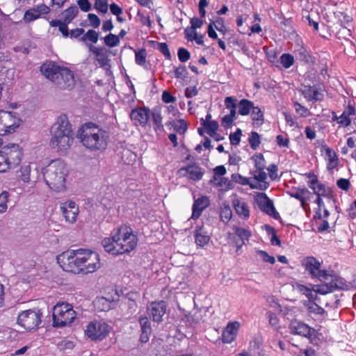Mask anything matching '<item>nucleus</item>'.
<instances>
[{"label": "nucleus", "mask_w": 356, "mask_h": 356, "mask_svg": "<svg viewBox=\"0 0 356 356\" xmlns=\"http://www.w3.org/2000/svg\"><path fill=\"white\" fill-rule=\"evenodd\" d=\"M330 280L334 291L335 289L348 290L349 288L345 280L337 275H330L328 274V280Z\"/></svg>", "instance_id": "obj_33"}, {"label": "nucleus", "mask_w": 356, "mask_h": 356, "mask_svg": "<svg viewBox=\"0 0 356 356\" xmlns=\"http://www.w3.org/2000/svg\"><path fill=\"white\" fill-rule=\"evenodd\" d=\"M206 312L207 311L204 308L195 310L193 314L185 315L181 318V321L186 323V325L194 326L203 319Z\"/></svg>", "instance_id": "obj_27"}, {"label": "nucleus", "mask_w": 356, "mask_h": 356, "mask_svg": "<svg viewBox=\"0 0 356 356\" xmlns=\"http://www.w3.org/2000/svg\"><path fill=\"white\" fill-rule=\"evenodd\" d=\"M81 144L92 152H103L108 146L109 133L93 123L83 124L78 132Z\"/></svg>", "instance_id": "obj_4"}, {"label": "nucleus", "mask_w": 356, "mask_h": 356, "mask_svg": "<svg viewBox=\"0 0 356 356\" xmlns=\"http://www.w3.org/2000/svg\"><path fill=\"white\" fill-rule=\"evenodd\" d=\"M252 120L257 125H261L264 122V115L261 109L258 106H252L250 111Z\"/></svg>", "instance_id": "obj_36"}, {"label": "nucleus", "mask_w": 356, "mask_h": 356, "mask_svg": "<svg viewBox=\"0 0 356 356\" xmlns=\"http://www.w3.org/2000/svg\"><path fill=\"white\" fill-rule=\"evenodd\" d=\"M248 140L252 149H256L260 144L259 135L257 132H252Z\"/></svg>", "instance_id": "obj_55"}, {"label": "nucleus", "mask_w": 356, "mask_h": 356, "mask_svg": "<svg viewBox=\"0 0 356 356\" xmlns=\"http://www.w3.org/2000/svg\"><path fill=\"white\" fill-rule=\"evenodd\" d=\"M77 4L83 12H88L91 9V3L88 0H78Z\"/></svg>", "instance_id": "obj_62"}, {"label": "nucleus", "mask_w": 356, "mask_h": 356, "mask_svg": "<svg viewBox=\"0 0 356 356\" xmlns=\"http://www.w3.org/2000/svg\"><path fill=\"white\" fill-rule=\"evenodd\" d=\"M0 153L10 169L18 166L24 156L23 148L15 143L4 145L1 147Z\"/></svg>", "instance_id": "obj_8"}, {"label": "nucleus", "mask_w": 356, "mask_h": 356, "mask_svg": "<svg viewBox=\"0 0 356 356\" xmlns=\"http://www.w3.org/2000/svg\"><path fill=\"white\" fill-rule=\"evenodd\" d=\"M76 318V312L73 306L65 302H58L53 307L54 327H62L69 326Z\"/></svg>", "instance_id": "obj_6"}, {"label": "nucleus", "mask_w": 356, "mask_h": 356, "mask_svg": "<svg viewBox=\"0 0 356 356\" xmlns=\"http://www.w3.org/2000/svg\"><path fill=\"white\" fill-rule=\"evenodd\" d=\"M112 327L104 321H94L86 327L85 334L92 341H102L108 336Z\"/></svg>", "instance_id": "obj_10"}, {"label": "nucleus", "mask_w": 356, "mask_h": 356, "mask_svg": "<svg viewBox=\"0 0 356 356\" xmlns=\"http://www.w3.org/2000/svg\"><path fill=\"white\" fill-rule=\"evenodd\" d=\"M201 124L203 125L206 130L207 133L211 137H213L216 133V131L218 129V124L216 121H209L203 120V118L201 119Z\"/></svg>", "instance_id": "obj_39"}, {"label": "nucleus", "mask_w": 356, "mask_h": 356, "mask_svg": "<svg viewBox=\"0 0 356 356\" xmlns=\"http://www.w3.org/2000/svg\"><path fill=\"white\" fill-rule=\"evenodd\" d=\"M288 193L291 197L298 200L304 209H306L312 195V193L306 188H297Z\"/></svg>", "instance_id": "obj_22"}, {"label": "nucleus", "mask_w": 356, "mask_h": 356, "mask_svg": "<svg viewBox=\"0 0 356 356\" xmlns=\"http://www.w3.org/2000/svg\"><path fill=\"white\" fill-rule=\"evenodd\" d=\"M185 38L188 41L193 42L198 45L204 46V38L203 34H200L196 31V29L189 26L184 30Z\"/></svg>", "instance_id": "obj_31"}, {"label": "nucleus", "mask_w": 356, "mask_h": 356, "mask_svg": "<svg viewBox=\"0 0 356 356\" xmlns=\"http://www.w3.org/2000/svg\"><path fill=\"white\" fill-rule=\"evenodd\" d=\"M269 324L274 327L275 329L278 327L279 319L275 314L272 312L267 313Z\"/></svg>", "instance_id": "obj_61"}, {"label": "nucleus", "mask_w": 356, "mask_h": 356, "mask_svg": "<svg viewBox=\"0 0 356 356\" xmlns=\"http://www.w3.org/2000/svg\"><path fill=\"white\" fill-rule=\"evenodd\" d=\"M139 323L140 325L141 331L152 332L151 323L146 316H141L139 318Z\"/></svg>", "instance_id": "obj_57"}, {"label": "nucleus", "mask_w": 356, "mask_h": 356, "mask_svg": "<svg viewBox=\"0 0 356 356\" xmlns=\"http://www.w3.org/2000/svg\"><path fill=\"white\" fill-rule=\"evenodd\" d=\"M333 286L331 284V282H326L325 284H322L316 286V293H320L322 295H325L329 293L333 292Z\"/></svg>", "instance_id": "obj_49"}, {"label": "nucleus", "mask_w": 356, "mask_h": 356, "mask_svg": "<svg viewBox=\"0 0 356 356\" xmlns=\"http://www.w3.org/2000/svg\"><path fill=\"white\" fill-rule=\"evenodd\" d=\"M149 315L154 322L162 321L166 313V305L163 301L153 302L147 308Z\"/></svg>", "instance_id": "obj_18"}, {"label": "nucleus", "mask_w": 356, "mask_h": 356, "mask_svg": "<svg viewBox=\"0 0 356 356\" xmlns=\"http://www.w3.org/2000/svg\"><path fill=\"white\" fill-rule=\"evenodd\" d=\"M204 174V170L195 163L179 168L180 176L186 177L188 179L194 181L200 180Z\"/></svg>", "instance_id": "obj_14"}, {"label": "nucleus", "mask_w": 356, "mask_h": 356, "mask_svg": "<svg viewBox=\"0 0 356 356\" xmlns=\"http://www.w3.org/2000/svg\"><path fill=\"white\" fill-rule=\"evenodd\" d=\"M42 173L46 185L51 191L60 193L67 190L69 170L63 161L51 160L42 169Z\"/></svg>", "instance_id": "obj_3"}, {"label": "nucleus", "mask_w": 356, "mask_h": 356, "mask_svg": "<svg viewBox=\"0 0 356 356\" xmlns=\"http://www.w3.org/2000/svg\"><path fill=\"white\" fill-rule=\"evenodd\" d=\"M304 305L307 311L311 314H323L325 312L324 309L314 302V300H308Z\"/></svg>", "instance_id": "obj_40"}, {"label": "nucleus", "mask_w": 356, "mask_h": 356, "mask_svg": "<svg viewBox=\"0 0 356 356\" xmlns=\"http://www.w3.org/2000/svg\"><path fill=\"white\" fill-rule=\"evenodd\" d=\"M242 135L241 130L240 129H237V130L234 133L229 135V140L232 145H236L240 143L241 136Z\"/></svg>", "instance_id": "obj_58"}, {"label": "nucleus", "mask_w": 356, "mask_h": 356, "mask_svg": "<svg viewBox=\"0 0 356 356\" xmlns=\"http://www.w3.org/2000/svg\"><path fill=\"white\" fill-rule=\"evenodd\" d=\"M311 189L314 191V193L317 195V197H329L331 194V191L329 188L325 187V186L321 183L318 181V184H316Z\"/></svg>", "instance_id": "obj_38"}, {"label": "nucleus", "mask_w": 356, "mask_h": 356, "mask_svg": "<svg viewBox=\"0 0 356 356\" xmlns=\"http://www.w3.org/2000/svg\"><path fill=\"white\" fill-rule=\"evenodd\" d=\"M8 193L3 191L0 193V213H5L8 209Z\"/></svg>", "instance_id": "obj_52"}, {"label": "nucleus", "mask_w": 356, "mask_h": 356, "mask_svg": "<svg viewBox=\"0 0 356 356\" xmlns=\"http://www.w3.org/2000/svg\"><path fill=\"white\" fill-rule=\"evenodd\" d=\"M220 216L222 221L225 223L228 222L231 220L232 217V211L228 204H224L221 208Z\"/></svg>", "instance_id": "obj_44"}, {"label": "nucleus", "mask_w": 356, "mask_h": 356, "mask_svg": "<svg viewBox=\"0 0 356 356\" xmlns=\"http://www.w3.org/2000/svg\"><path fill=\"white\" fill-rule=\"evenodd\" d=\"M302 266L305 270L312 276L319 279L328 280L327 271L321 270V262L314 257H307L302 261Z\"/></svg>", "instance_id": "obj_11"}, {"label": "nucleus", "mask_w": 356, "mask_h": 356, "mask_svg": "<svg viewBox=\"0 0 356 356\" xmlns=\"http://www.w3.org/2000/svg\"><path fill=\"white\" fill-rule=\"evenodd\" d=\"M254 103L248 99H243L238 104V113L241 115H248L250 113Z\"/></svg>", "instance_id": "obj_35"}, {"label": "nucleus", "mask_w": 356, "mask_h": 356, "mask_svg": "<svg viewBox=\"0 0 356 356\" xmlns=\"http://www.w3.org/2000/svg\"><path fill=\"white\" fill-rule=\"evenodd\" d=\"M254 200L257 207L261 211L275 219L279 217V213L276 211L273 201L267 196L266 193H258L255 196Z\"/></svg>", "instance_id": "obj_12"}, {"label": "nucleus", "mask_w": 356, "mask_h": 356, "mask_svg": "<svg viewBox=\"0 0 356 356\" xmlns=\"http://www.w3.org/2000/svg\"><path fill=\"white\" fill-rule=\"evenodd\" d=\"M147 53L145 49H140L135 52V60L136 64L143 66L146 63Z\"/></svg>", "instance_id": "obj_53"}, {"label": "nucleus", "mask_w": 356, "mask_h": 356, "mask_svg": "<svg viewBox=\"0 0 356 356\" xmlns=\"http://www.w3.org/2000/svg\"><path fill=\"white\" fill-rule=\"evenodd\" d=\"M104 43L109 47H114L119 44L120 39L119 36L115 34L109 33L104 38Z\"/></svg>", "instance_id": "obj_46"}, {"label": "nucleus", "mask_w": 356, "mask_h": 356, "mask_svg": "<svg viewBox=\"0 0 356 356\" xmlns=\"http://www.w3.org/2000/svg\"><path fill=\"white\" fill-rule=\"evenodd\" d=\"M60 89H70L75 85V79L73 72L66 68L63 67L60 71L59 75L54 82Z\"/></svg>", "instance_id": "obj_13"}, {"label": "nucleus", "mask_w": 356, "mask_h": 356, "mask_svg": "<svg viewBox=\"0 0 356 356\" xmlns=\"http://www.w3.org/2000/svg\"><path fill=\"white\" fill-rule=\"evenodd\" d=\"M95 8L99 13H106L108 9V0H95Z\"/></svg>", "instance_id": "obj_51"}, {"label": "nucleus", "mask_w": 356, "mask_h": 356, "mask_svg": "<svg viewBox=\"0 0 356 356\" xmlns=\"http://www.w3.org/2000/svg\"><path fill=\"white\" fill-rule=\"evenodd\" d=\"M194 238L196 245L199 247H204L210 241V235L208 233L203 222L197 224L194 230Z\"/></svg>", "instance_id": "obj_20"}, {"label": "nucleus", "mask_w": 356, "mask_h": 356, "mask_svg": "<svg viewBox=\"0 0 356 356\" xmlns=\"http://www.w3.org/2000/svg\"><path fill=\"white\" fill-rule=\"evenodd\" d=\"M321 152L324 154L325 159L327 161V168L329 170L335 168L338 165V158L335 152L326 145L321 146Z\"/></svg>", "instance_id": "obj_28"}, {"label": "nucleus", "mask_w": 356, "mask_h": 356, "mask_svg": "<svg viewBox=\"0 0 356 356\" xmlns=\"http://www.w3.org/2000/svg\"><path fill=\"white\" fill-rule=\"evenodd\" d=\"M210 204V201L208 197L207 196H201L198 197L197 200L194 201L193 205V213L191 216V218L197 219L198 218L202 211L207 208Z\"/></svg>", "instance_id": "obj_24"}, {"label": "nucleus", "mask_w": 356, "mask_h": 356, "mask_svg": "<svg viewBox=\"0 0 356 356\" xmlns=\"http://www.w3.org/2000/svg\"><path fill=\"white\" fill-rule=\"evenodd\" d=\"M294 107H295V110H296V113H299L302 117L307 116V114L308 113V109L306 107L302 106L298 102L294 103Z\"/></svg>", "instance_id": "obj_64"}, {"label": "nucleus", "mask_w": 356, "mask_h": 356, "mask_svg": "<svg viewBox=\"0 0 356 356\" xmlns=\"http://www.w3.org/2000/svg\"><path fill=\"white\" fill-rule=\"evenodd\" d=\"M21 124L22 120L17 113L0 110V136L15 133Z\"/></svg>", "instance_id": "obj_9"}, {"label": "nucleus", "mask_w": 356, "mask_h": 356, "mask_svg": "<svg viewBox=\"0 0 356 356\" xmlns=\"http://www.w3.org/2000/svg\"><path fill=\"white\" fill-rule=\"evenodd\" d=\"M252 174L254 179L257 181L258 184L251 185V188H257L261 191H264L269 187V184L266 181L267 174L264 172V170H255Z\"/></svg>", "instance_id": "obj_26"}, {"label": "nucleus", "mask_w": 356, "mask_h": 356, "mask_svg": "<svg viewBox=\"0 0 356 356\" xmlns=\"http://www.w3.org/2000/svg\"><path fill=\"white\" fill-rule=\"evenodd\" d=\"M305 176L307 178V183L310 188H314L313 186L316 185V184H318V179L315 174L309 172L305 174Z\"/></svg>", "instance_id": "obj_59"}, {"label": "nucleus", "mask_w": 356, "mask_h": 356, "mask_svg": "<svg viewBox=\"0 0 356 356\" xmlns=\"http://www.w3.org/2000/svg\"><path fill=\"white\" fill-rule=\"evenodd\" d=\"M290 332L293 334L300 335L305 337H311L314 335L315 330L303 322L293 320L289 324Z\"/></svg>", "instance_id": "obj_16"}, {"label": "nucleus", "mask_w": 356, "mask_h": 356, "mask_svg": "<svg viewBox=\"0 0 356 356\" xmlns=\"http://www.w3.org/2000/svg\"><path fill=\"white\" fill-rule=\"evenodd\" d=\"M62 68L54 62H46L40 67V71L47 79L54 83Z\"/></svg>", "instance_id": "obj_21"}, {"label": "nucleus", "mask_w": 356, "mask_h": 356, "mask_svg": "<svg viewBox=\"0 0 356 356\" xmlns=\"http://www.w3.org/2000/svg\"><path fill=\"white\" fill-rule=\"evenodd\" d=\"M236 102L237 99L231 96L225 99V107L230 111V113H232V115H236V107L238 106Z\"/></svg>", "instance_id": "obj_45"}, {"label": "nucleus", "mask_w": 356, "mask_h": 356, "mask_svg": "<svg viewBox=\"0 0 356 356\" xmlns=\"http://www.w3.org/2000/svg\"><path fill=\"white\" fill-rule=\"evenodd\" d=\"M301 92L307 101L317 102L323 99V94L315 86H304L301 88Z\"/></svg>", "instance_id": "obj_25"}, {"label": "nucleus", "mask_w": 356, "mask_h": 356, "mask_svg": "<svg viewBox=\"0 0 356 356\" xmlns=\"http://www.w3.org/2000/svg\"><path fill=\"white\" fill-rule=\"evenodd\" d=\"M162 100L166 104L176 102V97L172 96L169 92L165 90L162 94Z\"/></svg>", "instance_id": "obj_63"}, {"label": "nucleus", "mask_w": 356, "mask_h": 356, "mask_svg": "<svg viewBox=\"0 0 356 356\" xmlns=\"http://www.w3.org/2000/svg\"><path fill=\"white\" fill-rule=\"evenodd\" d=\"M99 39V33L95 30H88L83 35L81 38V41L86 42L90 41L94 44L97 43Z\"/></svg>", "instance_id": "obj_42"}, {"label": "nucleus", "mask_w": 356, "mask_h": 356, "mask_svg": "<svg viewBox=\"0 0 356 356\" xmlns=\"http://www.w3.org/2000/svg\"><path fill=\"white\" fill-rule=\"evenodd\" d=\"M280 60L282 66L286 69L289 68L294 63V58L290 54H283L280 56Z\"/></svg>", "instance_id": "obj_47"}, {"label": "nucleus", "mask_w": 356, "mask_h": 356, "mask_svg": "<svg viewBox=\"0 0 356 356\" xmlns=\"http://www.w3.org/2000/svg\"><path fill=\"white\" fill-rule=\"evenodd\" d=\"M257 254L264 261L273 264L275 262V259L273 256H270L266 251L257 250Z\"/></svg>", "instance_id": "obj_56"}, {"label": "nucleus", "mask_w": 356, "mask_h": 356, "mask_svg": "<svg viewBox=\"0 0 356 356\" xmlns=\"http://www.w3.org/2000/svg\"><path fill=\"white\" fill-rule=\"evenodd\" d=\"M254 163L256 170H264L266 168V162L264 156L261 154H257L252 158Z\"/></svg>", "instance_id": "obj_48"}, {"label": "nucleus", "mask_w": 356, "mask_h": 356, "mask_svg": "<svg viewBox=\"0 0 356 356\" xmlns=\"http://www.w3.org/2000/svg\"><path fill=\"white\" fill-rule=\"evenodd\" d=\"M88 19L90 25L94 28H98L100 26L101 21L97 15L93 13H89L88 15Z\"/></svg>", "instance_id": "obj_60"}, {"label": "nucleus", "mask_w": 356, "mask_h": 356, "mask_svg": "<svg viewBox=\"0 0 356 356\" xmlns=\"http://www.w3.org/2000/svg\"><path fill=\"white\" fill-rule=\"evenodd\" d=\"M298 289L302 295H305L307 298H308L309 300H314L316 298V289L312 290L302 284L298 285Z\"/></svg>", "instance_id": "obj_43"}, {"label": "nucleus", "mask_w": 356, "mask_h": 356, "mask_svg": "<svg viewBox=\"0 0 356 356\" xmlns=\"http://www.w3.org/2000/svg\"><path fill=\"white\" fill-rule=\"evenodd\" d=\"M74 143V134L66 115H60L51 128L49 145L58 152L65 153Z\"/></svg>", "instance_id": "obj_5"}, {"label": "nucleus", "mask_w": 356, "mask_h": 356, "mask_svg": "<svg viewBox=\"0 0 356 356\" xmlns=\"http://www.w3.org/2000/svg\"><path fill=\"white\" fill-rule=\"evenodd\" d=\"M63 270L74 274L93 273L101 268L99 254L89 249L69 250L56 257Z\"/></svg>", "instance_id": "obj_1"}, {"label": "nucleus", "mask_w": 356, "mask_h": 356, "mask_svg": "<svg viewBox=\"0 0 356 356\" xmlns=\"http://www.w3.org/2000/svg\"><path fill=\"white\" fill-rule=\"evenodd\" d=\"M315 203L318 205V209L316 211V217L321 219L327 218L330 213L327 209H326L322 198L318 197L315 200Z\"/></svg>", "instance_id": "obj_37"}, {"label": "nucleus", "mask_w": 356, "mask_h": 356, "mask_svg": "<svg viewBox=\"0 0 356 356\" xmlns=\"http://www.w3.org/2000/svg\"><path fill=\"white\" fill-rule=\"evenodd\" d=\"M31 163H24L17 171V181L23 184H29L31 181Z\"/></svg>", "instance_id": "obj_30"}, {"label": "nucleus", "mask_w": 356, "mask_h": 356, "mask_svg": "<svg viewBox=\"0 0 356 356\" xmlns=\"http://www.w3.org/2000/svg\"><path fill=\"white\" fill-rule=\"evenodd\" d=\"M232 229L240 239L235 241V245L238 250L244 244V241H248L251 236V231L248 228H243L238 226H234Z\"/></svg>", "instance_id": "obj_29"}, {"label": "nucleus", "mask_w": 356, "mask_h": 356, "mask_svg": "<svg viewBox=\"0 0 356 356\" xmlns=\"http://www.w3.org/2000/svg\"><path fill=\"white\" fill-rule=\"evenodd\" d=\"M137 243L136 235L127 225H121L114 229L110 236L102 241L104 250L115 256L130 252L136 248Z\"/></svg>", "instance_id": "obj_2"}, {"label": "nucleus", "mask_w": 356, "mask_h": 356, "mask_svg": "<svg viewBox=\"0 0 356 356\" xmlns=\"http://www.w3.org/2000/svg\"><path fill=\"white\" fill-rule=\"evenodd\" d=\"M78 12V8L76 6L67 8L63 13L64 21L67 23L70 22L76 16Z\"/></svg>", "instance_id": "obj_41"}, {"label": "nucleus", "mask_w": 356, "mask_h": 356, "mask_svg": "<svg viewBox=\"0 0 356 356\" xmlns=\"http://www.w3.org/2000/svg\"><path fill=\"white\" fill-rule=\"evenodd\" d=\"M130 117L135 125L144 127L149 120V110L146 108L134 109L131 111Z\"/></svg>", "instance_id": "obj_23"}, {"label": "nucleus", "mask_w": 356, "mask_h": 356, "mask_svg": "<svg viewBox=\"0 0 356 356\" xmlns=\"http://www.w3.org/2000/svg\"><path fill=\"white\" fill-rule=\"evenodd\" d=\"M39 13L37 11L35 7L26 10L24 15V20L26 22H30L40 17Z\"/></svg>", "instance_id": "obj_50"}, {"label": "nucleus", "mask_w": 356, "mask_h": 356, "mask_svg": "<svg viewBox=\"0 0 356 356\" xmlns=\"http://www.w3.org/2000/svg\"><path fill=\"white\" fill-rule=\"evenodd\" d=\"M241 324L238 321H232L227 323L222 331V341L225 343L233 342L238 334Z\"/></svg>", "instance_id": "obj_19"}, {"label": "nucleus", "mask_w": 356, "mask_h": 356, "mask_svg": "<svg viewBox=\"0 0 356 356\" xmlns=\"http://www.w3.org/2000/svg\"><path fill=\"white\" fill-rule=\"evenodd\" d=\"M355 114V109L353 106H348L347 108L339 116L338 124L342 127H347L351 123L350 115Z\"/></svg>", "instance_id": "obj_32"}, {"label": "nucleus", "mask_w": 356, "mask_h": 356, "mask_svg": "<svg viewBox=\"0 0 356 356\" xmlns=\"http://www.w3.org/2000/svg\"><path fill=\"white\" fill-rule=\"evenodd\" d=\"M62 214L66 222L74 223L76 222L79 209L78 205L72 200H67L60 205Z\"/></svg>", "instance_id": "obj_15"}, {"label": "nucleus", "mask_w": 356, "mask_h": 356, "mask_svg": "<svg viewBox=\"0 0 356 356\" xmlns=\"http://www.w3.org/2000/svg\"><path fill=\"white\" fill-rule=\"evenodd\" d=\"M232 204L236 214L242 219L247 220L250 217V207L248 202L243 198L234 195L232 200Z\"/></svg>", "instance_id": "obj_17"}, {"label": "nucleus", "mask_w": 356, "mask_h": 356, "mask_svg": "<svg viewBox=\"0 0 356 356\" xmlns=\"http://www.w3.org/2000/svg\"><path fill=\"white\" fill-rule=\"evenodd\" d=\"M209 24H212V26L214 27L220 33L225 34L226 33V27L224 24V21L222 18L219 17L216 21L211 22Z\"/></svg>", "instance_id": "obj_54"}, {"label": "nucleus", "mask_w": 356, "mask_h": 356, "mask_svg": "<svg viewBox=\"0 0 356 356\" xmlns=\"http://www.w3.org/2000/svg\"><path fill=\"white\" fill-rule=\"evenodd\" d=\"M42 312L38 308L20 312L17 318V324L28 332L36 330L42 323Z\"/></svg>", "instance_id": "obj_7"}, {"label": "nucleus", "mask_w": 356, "mask_h": 356, "mask_svg": "<svg viewBox=\"0 0 356 356\" xmlns=\"http://www.w3.org/2000/svg\"><path fill=\"white\" fill-rule=\"evenodd\" d=\"M89 50L96 56V59L101 65L106 63L107 59L105 54V50L102 48H97L92 44H87Z\"/></svg>", "instance_id": "obj_34"}]
</instances>
